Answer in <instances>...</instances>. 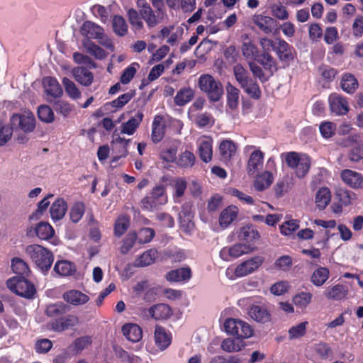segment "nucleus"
<instances>
[{
    "mask_svg": "<svg viewBox=\"0 0 363 363\" xmlns=\"http://www.w3.org/2000/svg\"><path fill=\"white\" fill-rule=\"evenodd\" d=\"M248 66L255 78L262 83H265L278 70L277 62L274 57L268 52H261L255 62H249Z\"/></svg>",
    "mask_w": 363,
    "mask_h": 363,
    "instance_id": "nucleus-1",
    "label": "nucleus"
},
{
    "mask_svg": "<svg viewBox=\"0 0 363 363\" xmlns=\"http://www.w3.org/2000/svg\"><path fill=\"white\" fill-rule=\"evenodd\" d=\"M199 87L204 92L211 101H218L223 94V88L222 84L216 80L212 75L203 74L199 78Z\"/></svg>",
    "mask_w": 363,
    "mask_h": 363,
    "instance_id": "nucleus-2",
    "label": "nucleus"
},
{
    "mask_svg": "<svg viewBox=\"0 0 363 363\" xmlns=\"http://www.w3.org/2000/svg\"><path fill=\"white\" fill-rule=\"evenodd\" d=\"M8 289L16 294L32 299L36 294V289L34 284L23 277H13L6 281Z\"/></svg>",
    "mask_w": 363,
    "mask_h": 363,
    "instance_id": "nucleus-3",
    "label": "nucleus"
},
{
    "mask_svg": "<svg viewBox=\"0 0 363 363\" xmlns=\"http://www.w3.org/2000/svg\"><path fill=\"white\" fill-rule=\"evenodd\" d=\"M167 202V196L165 194V186L163 184L155 186L148 195L141 201L143 208L154 211Z\"/></svg>",
    "mask_w": 363,
    "mask_h": 363,
    "instance_id": "nucleus-4",
    "label": "nucleus"
},
{
    "mask_svg": "<svg viewBox=\"0 0 363 363\" xmlns=\"http://www.w3.org/2000/svg\"><path fill=\"white\" fill-rule=\"evenodd\" d=\"M274 52L284 67L293 63L297 56L295 48L281 38H277V46L274 48Z\"/></svg>",
    "mask_w": 363,
    "mask_h": 363,
    "instance_id": "nucleus-5",
    "label": "nucleus"
},
{
    "mask_svg": "<svg viewBox=\"0 0 363 363\" xmlns=\"http://www.w3.org/2000/svg\"><path fill=\"white\" fill-rule=\"evenodd\" d=\"M80 31L82 35L86 36L87 38L98 40L99 42L106 48L112 50H113V45L110 40L107 39L105 42H101L104 35V28L98 24L92 21H86L82 24Z\"/></svg>",
    "mask_w": 363,
    "mask_h": 363,
    "instance_id": "nucleus-6",
    "label": "nucleus"
},
{
    "mask_svg": "<svg viewBox=\"0 0 363 363\" xmlns=\"http://www.w3.org/2000/svg\"><path fill=\"white\" fill-rule=\"evenodd\" d=\"M10 123L14 130L20 129L25 133L32 132L35 126V119L33 116L15 113L11 116Z\"/></svg>",
    "mask_w": 363,
    "mask_h": 363,
    "instance_id": "nucleus-7",
    "label": "nucleus"
},
{
    "mask_svg": "<svg viewBox=\"0 0 363 363\" xmlns=\"http://www.w3.org/2000/svg\"><path fill=\"white\" fill-rule=\"evenodd\" d=\"M30 257L42 272L48 271L54 260L52 251H30Z\"/></svg>",
    "mask_w": 363,
    "mask_h": 363,
    "instance_id": "nucleus-8",
    "label": "nucleus"
},
{
    "mask_svg": "<svg viewBox=\"0 0 363 363\" xmlns=\"http://www.w3.org/2000/svg\"><path fill=\"white\" fill-rule=\"evenodd\" d=\"M330 109L336 116L346 115L349 111V104L346 98L338 94L333 93L329 96Z\"/></svg>",
    "mask_w": 363,
    "mask_h": 363,
    "instance_id": "nucleus-9",
    "label": "nucleus"
},
{
    "mask_svg": "<svg viewBox=\"0 0 363 363\" xmlns=\"http://www.w3.org/2000/svg\"><path fill=\"white\" fill-rule=\"evenodd\" d=\"M263 258L260 256L254 257L240 264L235 269V274L238 277L248 275L257 269L263 262Z\"/></svg>",
    "mask_w": 363,
    "mask_h": 363,
    "instance_id": "nucleus-10",
    "label": "nucleus"
},
{
    "mask_svg": "<svg viewBox=\"0 0 363 363\" xmlns=\"http://www.w3.org/2000/svg\"><path fill=\"white\" fill-rule=\"evenodd\" d=\"M248 315L253 320L262 324L272 320L271 312L264 305H252L249 308Z\"/></svg>",
    "mask_w": 363,
    "mask_h": 363,
    "instance_id": "nucleus-11",
    "label": "nucleus"
},
{
    "mask_svg": "<svg viewBox=\"0 0 363 363\" xmlns=\"http://www.w3.org/2000/svg\"><path fill=\"white\" fill-rule=\"evenodd\" d=\"M150 317L155 320H166L172 317L173 311L166 303H157L147 309Z\"/></svg>",
    "mask_w": 363,
    "mask_h": 363,
    "instance_id": "nucleus-12",
    "label": "nucleus"
},
{
    "mask_svg": "<svg viewBox=\"0 0 363 363\" xmlns=\"http://www.w3.org/2000/svg\"><path fill=\"white\" fill-rule=\"evenodd\" d=\"M79 322L77 316L74 315H62L60 318L53 320L50 323L52 329L55 332H62L69 328L75 326Z\"/></svg>",
    "mask_w": 363,
    "mask_h": 363,
    "instance_id": "nucleus-13",
    "label": "nucleus"
},
{
    "mask_svg": "<svg viewBox=\"0 0 363 363\" xmlns=\"http://www.w3.org/2000/svg\"><path fill=\"white\" fill-rule=\"evenodd\" d=\"M252 21L265 34L272 33L277 26V22L274 18L262 14L255 15Z\"/></svg>",
    "mask_w": 363,
    "mask_h": 363,
    "instance_id": "nucleus-14",
    "label": "nucleus"
},
{
    "mask_svg": "<svg viewBox=\"0 0 363 363\" xmlns=\"http://www.w3.org/2000/svg\"><path fill=\"white\" fill-rule=\"evenodd\" d=\"M155 345L160 350L167 348L172 342V334L165 328L156 325L154 333Z\"/></svg>",
    "mask_w": 363,
    "mask_h": 363,
    "instance_id": "nucleus-15",
    "label": "nucleus"
},
{
    "mask_svg": "<svg viewBox=\"0 0 363 363\" xmlns=\"http://www.w3.org/2000/svg\"><path fill=\"white\" fill-rule=\"evenodd\" d=\"M43 85L47 96L52 98H60L63 90L58 81L52 77H46L43 80Z\"/></svg>",
    "mask_w": 363,
    "mask_h": 363,
    "instance_id": "nucleus-16",
    "label": "nucleus"
},
{
    "mask_svg": "<svg viewBox=\"0 0 363 363\" xmlns=\"http://www.w3.org/2000/svg\"><path fill=\"white\" fill-rule=\"evenodd\" d=\"M167 125L162 116L157 115L152 124L151 138L154 143L160 142L165 134Z\"/></svg>",
    "mask_w": 363,
    "mask_h": 363,
    "instance_id": "nucleus-17",
    "label": "nucleus"
},
{
    "mask_svg": "<svg viewBox=\"0 0 363 363\" xmlns=\"http://www.w3.org/2000/svg\"><path fill=\"white\" fill-rule=\"evenodd\" d=\"M264 153L257 150L253 151L247 161V170L250 175L255 174L263 167Z\"/></svg>",
    "mask_w": 363,
    "mask_h": 363,
    "instance_id": "nucleus-18",
    "label": "nucleus"
},
{
    "mask_svg": "<svg viewBox=\"0 0 363 363\" xmlns=\"http://www.w3.org/2000/svg\"><path fill=\"white\" fill-rule=\"evenodd\" d=\"M35 233L41 240L51 239V242L54 245H57L60 242L58 238H54L55 230L48 223L40 222L35 227Z\"/></svg>",
    "mask_w": 363,
    "mask_h": 363,
    "instance_id": "nucleus-19",
    "label": "nucleus"
},
{
    "mask_svg": "<svg viewBox=\"0 0 363 363\" xmlns=\"http://www.w3.org/2000/svg\"><path fill=\"white\" fill-rule=\"evenodd\" d=\"M192 276L191 270L189 267H181L168 272L165 278L170 282L188 281Z\"/></svg>",
    "mask_w": 363,
    "mask_h": 363,
    "instance_id": "nucleus-20",
    "label": "nucleus"
},
{
    "mask_svg": "<svg viewBox=\"0 0 363 363\" xmlns=\"http://www.w3.org/2000/svg\"><path fill=\"white\" fill-rule=\"evenodd\" d=\"M63 299L73 306H79L86 303L89 301V297L76 289L69 290L63 294Z\"/></svg>",
    "mask_w": 363,
    "mask_h": 363,
    "instance_id": "nucleus-21",
    "label": "nucleus"
},
{
    "mask_svg": "<svg viewBox=\"0 0 363 363\" xmlns=\"http://www.w3.org/2000/svg\"><path fill=\"white\" fill-rule=\"evenodd\" d=\"M74 79L84 86H90L94 82V74L87 68L75 67L72 71Z\"/></svg>",
    "mask_w": 363,
    "mask_h": 363,
    "instance_id": "nucleus-22",
    "label": "nucleus"
},
{
    "mask_svg": "<svg viewBox=\"0 0 363 363\" xmlns=\"http://www.w3.org/2000/svg\"><path fill=\"white\" fill-rule=\"evenodd\" d=\"M144 115L142 111H138L135 115L121 125V133L132 135L135 133L140 124L143 121Z\"/></svg>",
    "mask_w": 363,
    "mask_h": 363,
    "instance_id": "nucleus-23",
    "label": "nucleus"
},
{
    "mask_svg": "<svg viewBox=\"0 0 363 363\" xmlns=\"http://www.w3.org/2000/svg\"><path fill=\"white\" fill-rule=\"evenodd\" d=\"M341 178L345 184L352 188L363 187V178L358 172L350 169H344L341 173Z\"/></svg>",
    "mask_w": 363,
    "mask_h": 363,
    "instance_id": "nucleus-24",
    "label": "nucleus"
},
{
    "mask_svg": "<svg viewBox=\"0 0 363 363\" xmlns=\"http://www.w3.org/2000/svg\"><path fill=\"white\" fill-rule=\"evenodd\" d=\"M140 14L142 18L145 21L148 28L155 27L163 18L164 15H158L155 12L150 6H145V9H140Z\"/></svg>",
    "mask_w": 363,
    "mask_h": 363,
    "instance_id": "nucleus-25",
    "label": "nucleus"
},
{
    "mask_svg": "<svg viewBox=\"0 0 363 363\" xmlns=\"http://www.w3.org/2000/svg\"><path fill=\"white\" fill-rule=\"evenodd\" d=\"M123 335L132 342H138L143 337L141 328L135 323H127L122 327Z\"/></svg>",
    "mask_w": 363,
    "mask_h": 363,
    "instance_id": "nucleus-26",
    "label": "nucleus"
},
{
    "mask_svg": "<svg viewBox=\"0 0 363 363\" xmlns=\"http://www.w3.org/2000/svg\"><path fill=\"white\" fill-rule=\"evenodd\" d=\"M69 310V306L68 305L62 302H57L48 305L45 310V314L48 317L56 320L65 315Z\"/></svg>",
    "mask_w": 363,
    "mask_h": 363,
    "instance_id": "nucleus-27",
    "label": "nucleus"
},
{
    "mask_svg": "<svg viewBox=\"0 0 363 363\" xmlns=\"http://www.w3.org/2000/svg\"><path fill=\"white\" fill-rule=\"evenodd\" d=\"M193 214L189 210L183 208L179 213V226L182 232L189 235L195 228V224L193 222Z\"/></svg>",
    "mask_w": 363,
    "mask_h": 363,
    "instance_id": "nucleus-28",
    "label": "nucleus"
},
{
    "mask_svg": "<svg viewBox=\"0 0 363 363\" xmlns=\"http://www.w3.org/2000/svg\"><path fill=\"white\" fill-rule=\"evenodd\" d=\"M240 91L228 82L226 85V105L232 111L238 108Z\"/></svg>",
    "mask_w": 363,
    "mask_h": 363,
    "instance_id": "nucleus-29",
    "label": "nucleus"
},
{
    "mask_svg": "<svg viewBox=\"0 0 363 363\" xmlns=\"http://www.w3.org/2000/svg\"><path fill=\"white\" fill-rule=\"evenodd\" d=\"M238 208L235 206H229L223 209L219 216V224L222 228L228 227L236 218Z\"/></svg>",
    "mask_w": 363,
    "mask_h": 363,
    "instance_id": "nucleus-30",
    "label": "nucleus"
},
{
    "mask_svg": "<svg viewBox=\"0 0 363 363\" xmlns=\"http://www.w3.org/2000/svg\"><path fill=\"white\" fill-rule=\"evenodd\" d=\"M219 152L223 160L229 161L236 153L237 145L231 140H223L219 145Z\"/></svg>",
    "mask_w": 363,
    "mask_h": 363,
    "instance_id": "nucleus-31",
    "label": "nucleus"
},
{
    "mask_svg": "<svg viewBox=\"0 0 363 363\" xmlns=\"http://www.w3.org/2000/svg\"><path fill=\"white\" fill-rule=\"evenodd\" d=\"M67 210V204L65 199H57L50 207V216L54 220H60L65 216Z\"/></svg>",
    "mask_w": 363,
    "mask_h": 363,
    "instance_id": "nucleus-32",
    "label": "nucleus"
},
{
    "mask_svg": "<svg viewBox=\"0 0 363 363\" xmlns=\"http://www.w3.org/2000/svg\"><path fill=\"white\" fill-rule=\"evenodd\" d=\"M347 292L348 290L346 286L337 284L333 286L328 287L324 291V295L328 299L341 300L345 298Z\"/></svg>",
    "mask_w": 363,
    "mask_h": 363,
    "instance_id": "nucleus-33",
    "label": "nucleus"
},
{
    "mask_svg": "<svg viewBox=\"0 0 363 363\" xmlns=\"http://www.w3.org/2000/svg\"><path fill=\"white\" fill-rule=\"evenodd\" d=\"M351 141L352 144L347 154L348 159L352 162H359L363 160V140L357 141L352 138Z\"/></svg>",
    "mask_w": 363,
    "mask_h": 363,
    "instance_id": "nucleus-34",
    "label": "nucleus"
},
{
    "mask_svg": "<svg viewBox=\"0 0 363 363\" xmlns=\"http://www.w3.org/2000/svg\"><path fill=\"white\" fill-rule=\"evenodd\" d=\"M238 238L246 242H252L259 239L260 235L252 224H247L240 228Z\"/></svg>",
    "mask_w": 363,
    "mask_h": 363,
    "instance_id": "nucleus-35",
    "label": "nucleus"
},
{
    "mask_svg": "<svg viewBox=\"0 0 363 363\" xmlns=\"http://www.w3.org/2000/svg\"><path fill=\"white\" fill-rule=\"evenodd\" d=\"M340 86L344 91L348 94H353L358 88L359 84L353 74L345 73L342 76Z\"/></svg>",
    "mask_w": 363,
    "mask_h": 363,
    "instance_id": "nucleus-36",
    "label": "nucleus"
},
{
    "mask_svg": "<svg viewBox=\"0 0 363 363\" xmlns=\"http://www.w3.org/2000/svg\"><path fill=\"white\" fill-rule=\"evenodd\" d=\"M244 91L250 96V98L259 100L262 96L261 89L257 81L252 78L247 82L240 86Z\"/></svg>",
    "mask_w": 363,
    "mask_h": 363,
    "instance_id": "nucleus-37",
    "label": "nucleus"
},
{
    "mask_svg": "<svg viewBox=\"0 0 363 363\" xmlns=\"http://www.w3.org/2000/svg\"><path fill=\"white\" fill-rule=\"evenodd\" d=\"M54 270L56 273L62 277L73 275L76 272L74 264L67 260L58 261L55 263Z\"/></svg>",
    "mask_w": 363,
    "mask_h": 363,
    "instance_id": "nucleus-38",
    "label": "nucleus"
},
{
    "mask_svg": "<svg viewBox=\"0 0 363 363\" xmlns=\"http://www.w3.org/2000/svg\"><path fill=\"white\" fill-rule=\"evenodd\" d=\"M241 49L244 57L248 62L252 61L255 62L257 56L261 52L257 46L251 40L244 42Z\"/></svg>",
    "mask_w": 363,
    "mask_h": 363,
    "instance_id": "nucleus-39",
    "label": "nucleus"
},
{
    "mask_svg": "<svg viewBox=\"0 0 363 363\" xmlns=\"http://www.w3.org/2000/svg\"><path fill=\"white\" fill-rule=\"evenodd\" d=\"M194 96V91L190 87L181 89L174 96V101L177 106H182L190 102Z\"/></svg>",
    "mask_w": 363,
    "mask_h": 363,
    "instance_id": "nucleus-40",
    "label": "nucleus"
},
{
    "mask_svg": "<svg viewBox=\"0 0 363 363\" xmlns=\"http://www.w3.org/2000/svg\"><path fill=\"white\" fill-rule=\"evenodd\" d=\"M242 340L238 337L237 339L226 338L221 342V349L227 352L240 351L245 347V343Z\"/></svg>",
    "mask_w": 363,
    "mask_h": 363,
    "instance_id": "nucleus-41",
    "label": "nucleus"
},
{
    "mask_svg": "<svg viewBox=\"0 0 363 363\" xmlns=\"http://www.w3.org/2000/svg\"><path fill=\"white\" fill-rule=\"evenodd\" d=\"M331 200V194L328 188L319 189L315 194V203L317 208L323 210L329 204Z\"/></svg>",
    "mask_w": 363,
    "mask_h": 363,
    "instance_id": "nucleus-42",
    "label": "nucleus"
},
{
    "mask_svg": "<svg viewBox=\"0 0 363 363\" xmlns=\"http://www.w3.org/2000/svg\"><path fill=\"white\" fill-rule=\"evenodd\" d=\"M273 174L269 171H265L257 177L255 182V188L257 191H263L268 188L273 182Z\"/></svg>",
    "mask_w": 363,
    "mask_h": 363,
    "instance_id": "nucleus-43",
    "label": "nucleus"
},
{
    "mask_svg": "<svg viewBox=\"0 0 363 363\" xmlns=\"http://www.w3.org/2000/svg\"><path fill=\"white\" fill-rule=\"evenodd\" d=\"M11 268L16 277L28 276L30 272L28 265L22 259L18 257L13 258L11 260Z\"/></svg>",
    "mask_w": 363,
    "mask_h": 363,
    "instance_id": "nucleus-44",
    "label": "nucleus"
},
{
    "mask_svg": "<svg viewBox=\"0 0 363 363\" xmlns=\"http://www.w3.org/2000/svg\"><path fill=\"white\" fill-rule=\"evenodd\" d=\"M237 322L240 323V325H236L234 336L240 339L249 338L252 336L254 330L249 323L240 319H238Z\"/></svg>",
    "mask_w": 363,
    "mask_h": 363,
    "instance_id": "nucleus-45",
    "label": "nucleus"
},
{
    "mask_svg": "<svg viewBox=\"0 0 363 363\" xmlns=\"http://www.w3.org/2000/svg\"><path fill=\"white\" fill-rule=\"evenodd\" d=\"M329 274V270L326 267H320L313 272L311 282L316 286H321L328 280Z\"/></svg>",
    "mask_w": 363,
    "mask_h": 363,
    "instance_id": "nucleus-46",
    "label": "nucleus"
},
{
    "mask_svg": "<svg viewBox=\"0 0 363 363\" xmlns=\"http://www.w3.org/2000/svg\"><path fill=\"white\" fill-rule=\"evenodd\" d=\"M158 251H144L136 259L135 265L139 267H144L154 263L157 257Z\"/></svg>",
    "mask_w": 363,
    "mask_h": 363,
    "instance_id": "nucleus-47",
    "label": "nucleus"
},
{
    "mask_svg": "<svg viewBox=\"0 0 363 363\" xmlns=\"http://www.w3.org/2000/svg\"><path fill=\"white\" fill-rule=\"evenodd\" d=\"M318 70L321 79L328 84L331 83L338 74L337 69L324 64L320 65Z\"/></svg>",
    "mask_w": 363,
    "mask_h": 363,
    "instance_id": "nucleus-48",
    "label": "nucleus"
},
{
    "mask_svg": "<svg viewBox=\"0 0 363 363\" xmlns=\"http://www.w3.org/2000/svg\"><path fill=\"white\" fill-rule=\"evenodd\" d=\"M199 155L201 160L207 163L212 160L213 147L211 140H203L201 142L199 147Z\"/></svg>",
    "mask_w": 363,
    "mask_h": 363,
    "instance_id": "nucleus-49",
    "label": "nucleus"
},
{
    "mask_svg": "<svg viewBox=\"0 0 363 363\" xmlns=\"http://www.w3.org/2000/svg\"><path fill=\"white\" fill-rule=\"evenodd\" d=\"M314 352L320 359H328L330 358H332L333 357V350L329 344L325 342H319L318 343H315L313 346Z\"/></svg>",
    "mask_w": 363,
    "mask_h": 363,
    "instance_id": "nucleus-50",
    "label": "nucleus"
},
{
    "mask_svg": "<svg viewBox=\"0 0 363 363\" xmlns=\"http://www.w3.org/2000/svg\"><path fill=\"white\" fill-rule=\"evenodd\" d=\"M112 26L114 33L118 36H124L128 33V25L125 18L119 15L113 18Z\"/></svg>",
    "mask_w": 363,
    "mask_h": 363,
    "instance_id": "nucleus-51",
    "label": "nucleus"
},
{
    "mask_svg": "<svg viewBox=\"0 0 363 363\" xmlns=\"http://www.w3.org/2000/svg\"><path fill=\"white\" fill-rule=\"evenodd\" d=\"M85 212V205L82 201H77L71 207L69 213V218L74 223H77Z\"/></svg>",
    "mask_w": 363,
    "mask_h": 363,
    "instance_id": "nucleus-52",
    "label": "nucleus"
},
{
    "mask_svg": "<svg viewBox=\"0 0 363 363\" xmlns=\"http://www.w3.org/2000/svg\"><path fill=\"white\" fill-rule=\"evenodd\" d=\"M233 74L240 86L252 79L247 69L240 63L233 67Z\"/></svg>",
    "mask_w": 363,
    "mask_h": 363,
    "instance_id": "nucleus-53",
    "label": "nucleus"
},
{
    "mask_svg": "<svg viewBox=\"0 0 363 363\" xmlns=\"http://www.w3.org/2000/svg\"><path fill=\"white\" fill-rule=\"evenodd\" d=\"M195 156L193 152L186 150L179 155L176 160L177 164L182 168L191 167L195 164Z\"/></svg>",
    "mask_w": 363,
    "mask_h": 363,
    "instance_id": "nucleus-54",
    "label": "nucleus"
},
{
    "mask_svg": "<svg viewBox=\"0 0 363 363\" xmlns=\"http://www.w3.org/2000/svg\"><path fill=\"white\" fill-rule=\"evenodd\" d=\"M130 226V218L127 216L118 217L114 225V234L117 237L123 235Z\"/></svg>",
    "mask_w": 363,
    "mask_h": 363,
    "instance_id": "nucleus-55",
    "label": "nucleus"
},
{
    "mask_svg": "<svg viewBox=\"0 0 363 363\" xmlns=\"http://www.w3.org/2000/svg\"><path fill=\"white\" fill-rule=\"evenodd\" d=\"M62 83L65 87V92L72 99H78L81 97V91L76 84L67 77H63Z\"/></svg>",
    "mask_w": 363,
    "mask_h": 363,
    "instance_id": "nucleus-56",
    "label": "nucleus"
},
{
    "mask_svg": "<svg viewBox=\"0 0 363 363\" xmlns=\"http://www.w3.org/2000/svg\"><path fill=\"white\" fill-rule=\"evenodd\" d=\"M38 118L46 123H52L55 120V114L52 109L48 105H40L38 108Z\"/></svg>",
    "mask_w": 363,
    "mask_h": 363,
    "instance_id": "nucleus-57",
    "label": "nucleus"
},
{
    "mask_svg": "<svg viewBox=\"0 0 363 363\" xmlns=\"http://www.w3.org/2000/svg\"><path fill=\"white\" fill-rule=\"evenodd\" d=\"M113 352L116 356L123 362L139 363L140 358L135 355H130L127 351L119 346H113Z\"/></svg>",
    "mask_w": 363,
    "mask_h": 363,
    "instance_id": "nucleus-58",
    "label": "nucleus"
},
{
    "mask_svg": "<svg viewBox=\"0 0 363 363\" xmlns=\"http://www.w3.org/2000/svg\"><path fill=\"white\" fill-rule=\"evenodd\" d=\"M299 228V220L296 219H291L284 222L279 227L280 232L286 236L294 235V233Z\"/></svg>",
    "mask_w": 363,
    "mask_h": 363,
    "instance_id": "nucleus-59",
    "label": "nucleus"
},
{
    "mask_svg": "<svg viewBox=\"0 0 363 363\" xmlns=\"http://www.w3.org/2000/svg\"><path fill=\"white\" fill-rule=\"evenodd\" d=\"M135 89L130 90V91L121 94L117 99L112 101L110 105L116 108H121L135 96Z\"/></svg>",
    "mask_w": 363,
    "mask_h": 363,
    "instance_id": "nucleus-60",
    "label": "nucleus"
},
{
    "mask_svg": "<svg viewBox=\"0 0 363 363\" xmlns=\"http://www.w3.org/2000/svg\"><path fill=\"white\" fill-rule=\"evenodd\" d=\"M53 108L57 113L62 114L64 117H67L73 110V106L68 101L58 99L52 104Z\"/></svg>",
    "mask_w": 363,
    "mask_h": 363,
    "instance_id": "nucleus-61",
    "label": "nucleus"
},
{
    "mask_svg": "<svg viewBox=\"0 0 363 363\" xmlns=\"http://www.w3.org/2000/svg\"><path fill=\"white\" fill-rule=\"evenodd\" d=\"M128 21L136 30H140L143 28L144 25L141 20L140 12L138 13L135 9H130L127 11Z\"/></svg>",
    "mask_w": 363,
    "mask_h": 363,
    "instance_id": "nucleus-62",
    "label": "nucleus"
},
{
    "mask_svg": "<svg viewBox=\"0 0 363 363\" xmlns=\"http://www.w3.org/2000/svg\"><path fill=\"white\" fill-rule=\"evenodd\" d=\"M311 167L310 158L303 155L297 166L295 167V173L298 178H303L308 172Z\"/></svg>",
    "mask_w": 363,
    "mask_h": 363,
    "instance_id": "nucleus-63",
    "label": "nucleus"
},
{
    "mask_svg": "<svg viewBox=\"0 0 363 363\" xmlns=\"http://www.w3.org/2000/svg\"><path fill=\"white\" fill-rule=\"evenodd\" d=\"M244 359L240 355H231L225 357L221 355H217L211 357L208 363H242Z\"/></svg>",
    "mask_w": 363,
    "mask_h": 363,
    "instance_id": "nucleus-64",
    "label": "nucleus"
}]
</instances>
